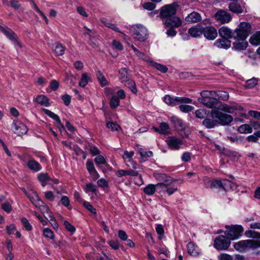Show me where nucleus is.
Returning <instances> with one entry per match:
<instances>
[{
	"mask_svg": "<svg viewBox=\"0 0 260 260\" xmlns=\"http://www.w3.org/2000/svg\"><path fill=\"white\" fill-rule=\"evenodd\" d=\"M106 125L112 131H117L120 128V126L116 123L113 122H107Z\"/></svg>",
	"mask_w": 260,
	"mask_h": 260,
	"instance_id": "obj_53",
	"label": "nucleus"
},
{
	"mask_svg": "<svg viewBox=\"0 0 260 260\" xmlns=\"http://www.w3.org/2000/svg\"><path fill=\"white\" fill-rule=\"evenodd\" d=\"M45 113L49 116L50 117L52 118L54 120H55L56 122H60V118L59 116L54 113L53 112H51V111L48 110V109H45L44 110Z\"/></svg>",
	"mask_w": 260,
	"mask_h": 260,
	"instance_id": "obj_49",
	"label": "nucleus"
},
{
	"mask_svg": "<svg viewBox=\"0 0 260 260\" xmlns=\"http://www.w3.org/2000/svg\"><path fill=\"white\" fill-rule=\"evenodd\" d=\"M27 166L29 169L34 172H38L42 169L41 165L34 159H31L28 161Z\"/></svg>",
	"mask_w": 260,
	"mask_h": 260,
	"instance_id": "obj_26",
	"label": "nucleus"
},
{
	"mask_svg": "<svg viewBox=\"0 0 260 260\" xmlns=\"http://www.w3.org/2000/svg\"><path fill=\"white\" fill-rule=\"evenodd\" d=\"M84 190L86 193L89 192H94L96 190V188L95 185L91 183H90L86 185V186L84 188Z\"/></svg>",
	"mask_w": 260,
	"mask_h": 260,
	"instance_id": "obj_51",
	"label": "nucleus"
},
{
	"mask_svg": "<svg viewBox=\"0 0 260 260\" xmlns=\"http://www.w3.org/2000/svg\"><path fill=\"white\" fill-rule=\"evenodd\" d=\"M21 223L26 230L30 231L32 229V226L26 218H22L21 219Z\"/></svg>",
	"mask_w": 260,
	"mask_h": 260,
	"instance_id": "obj_54",
	"label": "nucleus"
},
{
	"mask_svg": "<svg viewBox=\"0 0 260 260\" xmlns=\"http://www.w3.org/2000/svg\"><path fill=\"white\" fill-rule=\"evenodd\" d=\"M158 179L161 182L157 184V188L162 193L166 192L170 196L177 190V186L176 185L177 180L173 179L165 174H160Z\"/></svg>",
	"mask_w": 260,
	"mask_h": 260,
	"instance_id": "obj_1",
	"label": "nucleus"
},
{
	"mask_svg": "<svg viewBox=\"0 0 260 260\" xmlns=\"http://www.w3.org/2000/svg\"><path fill=\"white\" fill-rule=\"evenodd\" d=\"M38 178L42 183H45L51 180L47 173H42L38 175Z\"/></svg>",
	"mask_w": 260,
	"mask_h": 260,
	"instance_id": "obj_47",
	"label": "nucleus"
},
{
	"mask_svg": "<svg viewBox=\"0 0 260 260\" xmlns=\"http://www.w3.org/2000/svg\"><path fill=\"white\" fill-rule=\"evenodd\" d=\"M176 13L175 6L173 5H168L162 7L160 15L163 20H165L170 17H172Z\"/></svg>",
	"mask_w": 260,
	"mask_h": 260,
	"instance_id": "obj_9",
	"label": "nucleus"
},
{
	"mask_svg": "<svg viewBox=\"0 0 260 260\" xmlns=\"http://www.w3.org/2000/svg\"><path fill=\"white\" fill-rule=\"evenodd\" d=\"M232 184H233V183L228 180L224 179L221 181L220 180L216 179L211 182L210 187L213 189L222 188L224 190H226V186L228 185L231 186Z\"/></svg>",
	"mask_w": 260,
	"mask_h": 260,
	"instance_id": "obj_14",
	"label": "nucleus"
},
{
	"mask_svg": "<svg viewBox=\"0 0 260 260\" xmlns=\"http://www.w3.org/2000/svg\"><path fill=\"white\" fill-rule=\"evenodd\" d=\"M249 43L255 46L260 45V31H256L250 38Z\"/></svg>",
	"mask_w": 260,
	"mask_h": 260,
	"instance_id": "obj_31",
	"label": "nucleus"
},
{
	"mask_svg": "<svg viewBox=\"0 0 260 260\" xmlns=\"http://www.w3.org/2000/svg\"><path fill=\"white\" fill-rule=\"evenodd\" d=\"M2 208L3 210L6 211L7 213H10L11 211L12 210V207L10 204L6 202L2 205Z\"/></svg>",
	"mask_w": 260,
	"mask_h": 260,
	"instance_id": "obj_64",
	"label": "nucleus"
},
{
	"mask_svg": "<svg viewBox=\"0 0 260 260\" xmlns=\"http://www.w3.org/2000/svg\"><path fill=\"white\" fill-rule=\"evenodd\" d=\"M251 31V26L249 23L242 22L234 31V39L246 40Z\"/></svg>",
	"mask_w": 260,
	"mask_h": 260,
	"instance_id": "obj_4",
	"label": "nucleus"
},
{
	"mask_svg": "<svg viewBox=\"0 0 260 260\" xmlns=\"http://www.w3.org/2000/svg\"><path fill=\"white\" fill-rule=\"evenodd\" d=\"M209 113V111L200 109L196 111L195 114L197 117L200 119H204Z\"/></svg>",
	"mask_w": 260,
	"mask_h": 260,
	"instance_id": "obj_42",
	"label": "nucleus"
},
{
	"mask_svg": "<svg viewBox=\"0 0 260 260\" xmlns=\"http://www.w3.org/2000/svg\"><path fill=\"white\" fill-rule=\"evenodd\" d=\"M218 109L229 113H233L235 110H243V108L237 103H232L230 105L220 104L218 106Z\"/></svg>",
	"mask_w": 260,
	"mask_h": 260,
	"instance_id": "obj_8",
	"label": "nucleus"
},
{
	"mask_svg": "<svg viewBox=\"0 0 260 260\" xmlns=\"http://www.w3.org/2000/svg\"><path fill=\"white\" fill-rule=\"evenodd\" d=\"M86 165L87 170L90 174H91L92 173H95L96 172L94 164L91 160L88 159L86 161Z\"/></svg>",
	"mask_w": 260,
	"mask_h": 260,
	"instance_id": "obj_46",
	"label": "nucleus"
},
{
	"mask_svg": "<svg viewBox=\"0 0 260 260\" xmlns=\"http://www.w3.org/2000/svg\"><path fill=\"white\" fill-rule=\"evenodd\" d=\"M123 83L126 87L128 88L133 93L135 94L137 93V89L136 83L133 80L131 79L130 78L127 79V81Z\"/></svg>",
	"mask_w": 260,
	"mask_h": 260,
	"instance_id": "obj_32",
	"label": "nucleus"
},
{
	"mask_svg": "<svg viewBox=\"0 0 260 260\" xmlns=\"http://www.w3.org/2000/svg\"><path fill=\"white\" fill-rule=\"evenodd\" d=\"M203 29L204 27L200 25H197L190 27L188 29V34L192 37L197 38L200 37L202 34H203Z\"/></svg>",
	"mask_w": 260,
	"mask_h": 260,
	"instance_id": "obj_20",
	"label": "nucleus"
},
{
	"mask_svg": "<svg viewBox=\"0 0 260 260\" xmlns=\"http://www.w3.org/2000/svg\"><path fill=\"white\" fill-rule=\"evenodd\" d=\"M229 94L226 91H218V99H220L223 101H226L229 99Z\"/></svg>",
	"mask_w": 260,
	"mask_h": 260,
	"instance_id": "obj_57",
	"label": "nucleus"
},
{
	"mask_svg": "<svg viewBox=\"0 0 260 260\" xmlns=\"http://www.w3.org/2000/svg\"><path fill=\"white\" fill-rule=\"evenodd\" d=\"M236 41L233 44V48L238 51L243 50L247 48L248 42L246 40L241 39H234Z\"/></svg>",
	"mask_w": 260,
	"mask_h": 260,
	"instance_id": "obj_18",
	"label": "nucleus"
},
{
	"mask_svg": "<svg viewBox=\"0 0 260 260\" xmlns=\"http://www.w3.org/2000/svg\"><path fill=\"white\" fill-rule=\"evenodd\" d=\"M215 19L221 23H226L229 22L231 20L230 14L227 12L220 10L215 14Z\"/></svg>",
	"mask_w": 260,
	"mask_h": 260,
	"instance_id": "obj_13",
	"label": "nucleus"
},
{
	"mask_svg": "<svg viewBox=\"0 0 260 260\" xmlns=\"http://www.w3.org/2000/svg\"><path fill=\"white\" fill-rule=\"evenodd\" d=\"M94 161L96 164V165L100 168V166L101 165H106L107 161L105 157L102 155H99L96 156L94 159Z\"/></svg>",
	"mask_w": 260,
	"mask_h": 260,
	"instance_id": "obj_40",
	"label": "nucleus"
},
{
	"mask_svg": "<svg viewBox=\"0 0 260 260\" xmlns=\"http://www.w3.org/2000/svg\"><path fill=\"white\" fill-rule=\"evenodd\" d=\"M227 138L231 142L237 144H242L244 141V138L241 136H228Z\"/></svg>",
	"mask_w": 260,
	"mask_h": 260,
	"instance_id": "obj_43",
	"label": "nucleus"
},
{
	"mask_svg": "<svg viewBox=\"0 0 260 260\" xmlns=\"http://www.w3.org/2000/svg\"><path fill=\"white\" fill-rule=\"evenodd\" d=\"M12 128L14 132L18 135L24 134L27 131L26 126L23 123L18 121H14L13 122Z\"/></svg>",
	"mask_w": 260,
	"mask_h": 260,
	"instance_id": "obj_16",
	"label": "nucleus"
},
{
	"mask_svg": "<svg viewBox=\"0 0 260 260\" xmlns=\"http://www.w3.org/2000/svg\"><path fill=\"white\" fill-rule=\"evenodd\" d=\"M155 191H158L159 193H161V191L157 189V184L155 185L150 184L143 188L144 192L148 196L153 194Z\"/></svg>",
	"mask_w": 260,
	"mask_h": 260,
	"instance_id": "obj_28",
	"label": "nucleus"
},
{
	"mask_svg": "<svg viewBox=\"0 0 260 260\" xmlns=\"http://www.w3.org/2000/svg\"><path fill=\"white\" fill-rule=\"evenodd\" d=\"M39 209L43 214L46 215L48 217L49 215H52L48 207L45 203H44V205H42V206H41Z\"/></svg>",
	"mask_w": 260,
	"mask_h": 260,
	"instance_id": "obj_55",
	"label": "nucleus"
},
{
	"mask_svg": "<svg viewBox=\"0 0 260 260\" xmlns=\"http://www.w3.org/2000/svg\"><path fill=\"white\" fill-rule=\"evenodd\" d=\"M258 235L259 234L253 231L248 230L245 232V235L248 238H255L258 237ZM259 237L260 236H258V237Z\"/></svg>",
	"mask_w": 260,
	"mask_h": 260,
	"instance_id": "obj_59",
	"label": "nucleus"
},
{
	"mask_svg": "<svg viewBox=\"0 0 260 260\" xmlns=\"http://www.w3.org/2000/svg\"><path fill=\"white\" fill-rule=\"evenodd\" d=\"M231 42L228 39L222 38L217 40L215 43L214 45L222 49H227L231 46Z\"/></svg>",
	"mask_w": 260,
	"mask_h": 260,
	"instance_id": "obj_22",
	"label": "nucleus"
},
{
	"mask_svg": "<svg viewBox=\"0 0 260 260\" xmlns=\"http://www.w3.org/2000/svg\"><path fill=\"white\" fill-rule=\"evenodd\" d=\"M43 234L44 236L47 238H49L52 240L54 239V235L53 232L49 228H45L43 230Z\"/></svg>",
	"mask_w": 260,
	"mask_h": 260,
	"instance_id": "obj_48",
	"label": "nucleus"
},
{
	"mask_svg": "<svg viewBox=\"0 0 260 260\" xmlns=\"http://www.w3.org/2000/svg\"><path fill=\"white\" fill-rule=\"evenodd\" d=\"M152 66H154L157 70L162 73H166L168 71V68L164 65H162L156 62H153Z\"/></svg>",
	"mask_w": 260,
	"mask_h": 260,
	"instance_id": "obj_52",
	"label": "nucleus"
},
{
	"mask_svg": "<svg viewBox=\"0 0 260 260\" xmlns=\"http://www.w3.org/2000/svg\"><path fill=\"white\" fill-rule=\"evenodd\" d=\"M28 198L36 207L39 209L44 205L43 201L40 199L36 192H33L32 194L27 196Z\"/></svg>",
	"mask_w": 260,
	"mask_h": 260,
	"instance_id": "obj_21",
	"label": "nucleus"
},
{
	"mask_svg": "<svg viewBox=\"0 0 260 260\" xmlns=\"http://www.w3.org/2000/svg\"><path fill=\"white\" fill-rule=\"evenodd\" d=\"M179 108L180 111L184 113L191 111L194 109V107L193 106L187 105H181L179 106Z\"/></svg>",
	"mask_w": 260,
	"mask_h": 260,
	"instance_id": "obj_50",
	"label": "nucleus"
},
{
	"mask_svg": "<svg viewBox=\"0 0 260 260\" xmlns=\"http://www.w3.org/2000/svg\"><path fill=\"white\" fill-rule=\"evenodd\" d=\"M225 228L227 229L224 232L226 237L231 240H235L239 238L241 236V233L243 232L244 229L241 225H235L229 226L226 225Z\"/></svg>",
	"mask_w": 260,
	"mask_h": 260,
	"instance_id": "obj_5",
	"label": "nucleus"
},
{
	"mask_svg": "<svg viewBox=\"0 0 260 260\" xmlns=\"http://www.w3.org/2000/svg\"><path fill=\"white\" fill-rule=\"evenodd\" d=\"M129 31L133 38L137 41L144 42L148 37L147 28L141 24H136L130 27Z\"/></svg>",
	"mask_w": 260,
	"mask_h": 260,
	"instance_id": "obj_3",
	"label": "nucleus"
},
{
	"mask_svg": "<svg viewBox=\"0 0 260 260\" xmlns=\"http://www.w3.org/2000/svg\"><path fill=\"white\" fill-rule=\"evenodd\" d=\"M36 101L38 103L42 106H44L45 107L49 106L48 98L44 95H38L36 98Z\"/></svg>",
	"mask_w": 260,
	"mask_h": 260,
	"instance_id": "obj_33",
	"label": "nucleus"
},
{
	"mask_svg": "<svg viewBox=\"0 0 260 260\" xmlns=\"http://www.w3.org/2000/svg\"><path fill=\"white\" fill-rule=\"evenodd\" d=\"M90 76V75L86 73L82 74L81 80L79 83V86L84 87L87 84Z\"/></svg>",
	"mask_w": 260,
	"mask_h": 260,
	"instance_id": "obj_38",
	"label": "nucleus"
},
{
	"mask_svg": "<svg viewBox=\"0 0 260 260\" xmlns=\"http://www.w3.org/2000/svg\"><path fill=\"white\" fill-rule=\"evenodd\" d=\"M89 151L93 155H99L101 153L100 150L95 146H91L89 148Z\"/></svg>",
	"mask_w": 260,
	"mask_h": 260,
	"instance_id": "obj_62",
	"label": "nucleus"
},
{
	"mask_svg": "<svg viewBox=\"0 0 260 260\" xmlns=\"http://www.w3.org/2000/svg\"><path fill=\"white\" fill-rule=\"evenodd\" d=\"M198 100L200 103L203 104L208 108H218L219 102L217 100H215L210 98L209 99H205V100H203V99H198Z\"/></svg>",
	"mask_w": 260,
	"mask_h": 260,
	"instance_id": "obj_19",
	"label": "nucleus"
},
{
	"mask_svg": "<svg viewBox=\"0 0 260 260\" xmlns=\"http://www.w3.org/2000/svg\"><path fill=\"white\" fill-rule=\"evenodd\" d=\"M211 115L213 118H216L218 120V124L220 123L222 125H228L233 121L232 116L223 113L217 110H211Z\"/></svg>",
	"mask_w": 260,
	"mask_h": 260,
	"instance_id": "obj_6",
	"label": "nucleus"
},
{
	"mask_svg": "<svg viewBox=\"0 0 260 260\" xmlns=\"http://www.w3.org/2000/svg\"><path fill=\"white\" fill-rule=\"evenodd\" d=\"M234 248L240 252H246L250 249H255L260 247V240H241L233 244Z\"/></svg>",
	"mask_w": 260,
	"mask_h": 260,
	"instance_id": "obj_2",
	"label": "nucleus"
},
{
	"mask_svg": "<svg viewBox=\"0 0 260 260\" xmlns=\"http://www.w3.org/2000/svg\"><path fill=\"white\" fill-rule=\"evenodd\" d=\"M52 50L57 56H61L64 53V47L58 42H56L53 44L52 46Z\"/></svg>",
	"mask_w": 260,
	"mask_h": 260,
	"instance_id": "obj_30",
	"label": "nucleus"
},
{
	"mask_svg": "<svg viewBox=\"0 0 260 260\" xmlns=\"http://www.w3.org/2000/svg\"><path fill=\"white\" fill-rule=\"evenodd\" d=\"M120 100L118 97L113 95L110 99V106L112 108L115 109L119 105Z\"/></svg>",
	"mask_w": 260,
	"mask_h": 260,
	"instance_id": "obj_45",
	"label": "nucleus"
},
{
	"mask_svg": "<svg viewBox=\"0 0 260 260\" xmlns=\"http://www.w3.org/2000/svg\"><path fill=\"white\" fill-rule=\"evenodd\" d=\"M258 79L255 78H252L246 81L245 84V87L246 88H253L257 83Z\"/></svg>",
	"mask_w": 260,
	"mask_h": 260,
	"instance_id": "obj_44",
	"label": "nucleus"
},
{
	"mask_svg": "<svg viewBox=\"0 0 260 260\" xmlns=\"http://www.w3.org/2000/svg\"><path fill=\"white\" fill-rule=\"evenodd\" d=\"M203 35L207 39L213 40L217 36V31L213 26H208L204 27Z\"/></svg>",
	"mask_w": 260,
	"mask_h": 260,
	"instance_id": "obj_15",
	"label": "nucleus"
},
{
	"mask_svg": "<svg viewBox=\"0 0 260 260\" xmlns=\"http://www.w3.org/2000/svg\"><path fill=\"white\" fill-rule=\"evenodd\" d=\"M139 153L141 156V161H145L148 157H151L153 155L152 151H144L142 149L139 150Z\"/></svg>",
	"mask_w": 260,
	"mask_h": 260,
	"instance_id": "obj_36",
	"label": "nucleus"
},
{
	"mask_svg": "<svg viewBox=\"0 0 260 260\" xmlns=\"http://www.w3.org/2000/svg\"><path fill=\"white\" fill-rule=\"evenodd\" d=\"M238 131L241 134H249L252 132V127L248 124H244L238 128Z\"/></svg>",
	"mask_w": 260,
	"mask_h": 260,
	"instance_id": "obj_37",
	"label": "nucleus"
},
{
	"mask_svg": "<svg viewBox=\"0 0 260 260\" xmlns=\"http://www.w3.org/2000/svg\"><path fill=\"white\" fill-rule=\"evenodd\" d=\"M64 225L67 231L71 232L72 234L74 233L75 231V228L68 221H64Z\"/></svg>",
	"mask_w": 260,
	"mask_h": 260,
	"instance_id": "obj_60",
	"label": "nucleus"
},
{
	"mask_svg": "<svg viewBox=\"0 0 260 260\" xmlns=\"http://www.w3.org/2000/svg\"><path fill=\"white\" fill-rule=\"evenodd\" d=\"M171 121L173 123H174L176 126H179L180 127H183L182 120L178 118L176 116H173L171 118Z\"/></svg>",
	"mask_w": 260,
	"mask_h": 260,
	"instance_id": "obj_61",
	"label": "nucleus"
},
{
	"mask_svg": "<svg viewBox=\"0 0 260 260\" xmlns=\"http://www.w3.org/2000/svg\"><path fill=\"white\" fill-rule=\"evenodd\" d=\"M0 31L4 34V35L10 40L12 43L16 46H18L21 48V46L17 40V37L13 31L9 28H5L0 26Z\"/></svg>",
	"mask_w": 260,
	"mask_h": 260,
	"instance_id": "obj_11",
	"label": "nucleus"
},
{
	"mask_svg": "<svg viewBox=\"0 0 260 260\" xmlns=\"http://www.w3.org/2000/svg\"><path fill=\"white\" fill-rule=\"evenodd\" d=\"M202 20V17L199 13L193 12L188 14L185 18V21L188 23H197Z\"/></svg>",
	"mask_w": 260,
	"mask_h": 260,
	"instance_id": "obj_23",
	"label": "nucleus"
},
{
	"mask_svg": "<svg viewBox=\"0 0 260 260\" xmlns=\"http://www.w3.org/2000/svg\"><path fill=\"white\" fill-rule=\"evenodd\" d=\"M219 36L222 38H234V32L225 26L220 27L218 30Z\"/></svg>",
	"mask_w": 260,
	"mask_h": 260,
	"instance_id": "obj_24",
	"label": "nucleus"
},
{
	"mask_svg": "<svg viewBox=\"0 0 260 260\" xmlns=\"http://www.w3.org/2000/svg\"><path fill=\"white\" fill-rule=\"evenodd\" d=\"M202 124L207 128H213L218 125V122L213 119L206 118L203 120Z\"/></svg>",
	"mask_w": 260,
	"mask_h": 260,
	"instance_id": "obj_29",
	"label": "nucleus"
},
{
	"mask_svg": "<svg viewBox=\"0 0 260 260\" xmlns=\"http://www.w3.org/2000/svg\"><path fill=\"white\" fill-rule=\"evenodd\" d=\"M83 206L91 213L96 214V209L88 202L84 201L83 203Z\"/></svg>",
	"mask_w": 260,
	"mask_h": 260,
	"instance_id": "obj_56",
	"label": "nucleus"
},
{
	"mask_svg": "<svg viewBox=\"0 0 260 260\" xmlns=\"http://www.w3.org/2000/svg\"><path fill=\"white\" fill-rule=\"evenodd\" d=\"M98 79L102 86L108 84L109 82L101 71H98L96 73Z\"/></svg>",
	"mask_w": 260,
	"mask_h": 260,
	"instance_id": "obj_39",
	"label": "nucleus"
},
{
	"mask_svg": "<svg viewBox=\"0 0 260 260\" xmlns=\"http://www.w3.org/2000/svg\"><path fill=\"white\" fill-rule=\"evenodd\" d=\"M49 221L54 230H57L58 228V224L53 215H49Z\"/></svg>",
	"mask_w": 260,
	"mask_h": 260,
	"instance_id": "obj_58",
	"label": "nucleus"
},
{
	"mask_svg": "<svg viewBox=\"0 0 260 260\" xmlns=\"http://www.w3.org/2000/svg\"><path fill=\"white\" fill-rule=\"evenodd\" d=\"M166 142L169 147L174 150L179 149L183 145L182 140L175 136L169 137L166 139Z\"/></svg>",
	"mask_w": 260,
	"mask_h": 260,
	"instance_id": "obj_10",
	"label": "nucleus"
},
{
	"mask_svg": "<svg viewBox=\"0 0 260 260\" xmlns=\"http://www.w3.org/2000/svg\"><path fill=\"white\" fill-rule=\"evenodd\" d=\"M188 253L192 256H198L200 253V250L193 242H189L187 245Z\"/></svg>",
	"mask_w": 260,
	"mask_h": 260,
	"instance_id": "obj_25",
	"label": "nucleus"
},
{
	"mask_svg": "<svg viewBox=\"0 0 260 260\" xmlns=\"http://www.w3.org/2000/svg\"><path fill=\"white\" fill-rule=\"evenodd\" d=\"M236 2L231 3L229 5V10L233 13L240 14L243 13L245 10V3L240 4Z\"/></svg>",
	"mask_w": 260,
	"mask_h": 260,
	"instance_id": "obj_17",
	"label": "nucleus"
},
{
	"mask_svg": "<svg viewBox=\"0 0 260 260\" xmlns=\"http://www.w3.org/2000/svg\"><path fill=\"white\" fill-rule=\"evenodd\" d=\"M180 97H173L166 95L164 97V102L171 106H175L179 104Z\"/></svg>",
	"mask_w": 260,
	"mask_h": 260,
	"instance_id": "obj_27",
	"label": "nucleus"
},
{
	"mask_svg": "<svg viewBox=\"0 0 260 260\" xmlns=\"http://www.w3.org/2000/svg\"><path fill=\"white\" fill-rule=\"evenodd\" d=\"M134 155V151H128L125 150L124 152V153L122 155V157L124 160L125 162L126 163V166H129L130 165L128 164V162H130L132 160V157Z\"/></svg>",
	"mask_w": 260,
	"mask_h": 260,
	"instance_id": "obj_35",
	"label": "nucleus"
},
{
	"mask_svg": "<svg viewBox=\"0 0 260 260\" xmlns=\"http://www.w3.org/2000/svg\"><path fill=\"white\" fill-rule=\"evenodd\" d=\"M160 134L167 135L170 133V126L166 122H161L159 125Z\"/></svg>",
	"mask_w": 260,
	"mask_h": 260,
	"instance_id": "obj_41",
	"label": "nucleus"
},
{
	"mask_svg": "<svg viewBox=\"0 0 260 260\" xmlns=\"http://www.w3.org/2000/svg\"><path fill=\"white\" fill-rule=\"evenodd\" d=\"M120 80L121 83H124L127 81V79L130 78L129 75L127 73V68H121L119 70Z\"/></svg>",
	"mask_w": 260,
	"mask_h": 260,
	"instance_id": "obj_34",
	"label": "nucleus"
},
{
	"mask_svg": "<svg viewBox=\"0 0 260 260\" xmlns=\"http://www.w3.org/2000/svg\"><path fill=\"white\" fill-rule=\"evenodd\" d=\"M162 21L166 27L177 28L182 24L181 19L176 16L170 17L165 20H162Z\"/></svg>",
	"mask_w": 260,
	"mask_h": 260,
	"instance_id": "obj_12",
	"label": "nucleus"
},
{
	"mask_svg": "<svg viewBox=\"0 0 260 260\" xmlns=\"http://www.w3.org/2000/svg\"><path fill=\"white\" fill-rule=\"evenodd\" d=\"M191 159V153L188 152H186L183 153L181 159L183 161L187 162Z\"/></svg>",
	"mask_w": 260,
	"mask_h": 260,
	"instance_id": "obj_63",
	"label": "nucleus"
},
{
	"mask_svg": "<svg viewBox=\"0 0 260 260\" xmlns=\"http://www.w3.org/2000/svg\"><path fill=\"white\" fill-rule=\"evenodd\" d=\"M231 241L225 236L216 237L214 241V247L218 250H225L230 247Z\"/></svg>",
	"mask_w": 260,
	"mask_h": 260,
	"instance_id": "obj_7",
	"label": "nucleus"
}]
</instances>
